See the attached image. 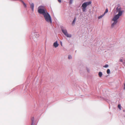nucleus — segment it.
Returning a JSON list of instances; mask_svg holds the SVG:
<instances>
[{
  "label": "nucleus",
  "mask_w": 125,
  "mask_h": 125,
  "mask_svg": "<svg viewBox=\"0 0 125 125\" xmlns=\"http://www.w3.org/2000/svg\"><path fill=\"white\" fill-rule=\"evenodd\" d=\"M38 12L41 14H42L43 15L46 13V10L45 9L44 7L43 6H40L38 8Z\"/></svg>",
  "instance_id": "nucleus-1"
},
{
  "label": "nucleus",
  "mask_w": 125,
  "mask_h": 125,
  "mask_svg": "<svg viewBox=\"0 0 125 125\" xmlns=\"http://www.w3.org/2000/svg\"><path fill=\"white\" fill-rule=\"evenodd\" d=\"M44 16L46 21L48 22L51 23L52 22L51 18L50 15L47 12L45 15L44 14Z\"/></svg>",
  "instance_id": "nucleus-2"
},
{
  "label": "nucleus",
  "mask_w": 125,
  "mask_h": 125,
  "mask_svg": "<svg viewBox=\"0 0 125 125\" xmlns=\"http://www.w3.org/2000/svg\"><path fill=\"white\" fill-rule=\"evenodd\" d=\"M121 8L119 6L117 7L116 9V12H118V13L117 14L115 15V16L118 17H119L120 16H121L124 12L123 10H121Z\"/></svg>",
  "instance_id": "nucleus-3"
},
{
  "label": "nucleus",
  "mask_w": 125,
  "mask_h": 125,
  "mask_svg": "<svg viewBox=\"0 0 125 125\" xmlns=\"http://www.w3.org/2000/svg\"><path fill=\"white\" fill-rule=\"evenodd\" d=\"M119 17L115 16L112 19V21H114V22L111 25L112 27H113L117 23V20L119 18Z\"/></svg>",
  "instance_id": "nucleus-4"
},
{
  "label": "nucleus",
  "mask_w": 125,
  "mask_h": 125,
  "mask_svg": "<svg viewBox=\"0 0 125 125\" xmlns=\"http://www.w3.org/2000/svg\"><path fill=\"white\" fill-rule=\"evenodd\" d=\"M62 30L64 34L67 37H71V35L69 34L68 33L67 31L66 30L62 29Z\"/></svg>",
  "instance_id": "nucleus-5"
},
{
  "label": "nucleus",
  "mask_w": 125,
  "mask_h": 125,
  "mask_svg": "<svg viewBox=\"0 0 125 125\" xmlns=\"http://www.w3.org/2000/svg\"><path fill=\"white\" fill-rule=\"evenodd\" d=\"M87 6L85 3H83L82 6V10L83 12H84L86 10V8Z\"/></svg>",
  "instance_id": "nucleus-6"
},
{
  "label": "nucleus",
  "mask_w": 125,
  "mask_h": 125,
  "mask_svg": "<svg viewBox=\"0 0 125 125\" xmlns=\"http://www.w3.org/2000/svg\"><path fill=\"white\" fill-rule=\"evenodd\" d=\"M59 45V44L58 43L57 41H56L55 42L53 43V45L55 48L58 47Z\"/></svg>",
  "instance_id": "nucleus-7"
},
{
  "label": "nucleus",
  "mask_w": 125,
  "mask_h": 125,
  "mask_svg": "<svg viewBox=\"0 0 125 125\" xmlns=\"http://www.w3.org/2000/svg\"><path fill=\"white\" fill-rule=\"evenodd\" d=\"M86 4L87 6H88L90 4H91L92 3V2L91 1H87L84 3Z\"/></svg>",
  "instance_id": "nucleus-8"
},
{
  "label": "nucleus",
  "mask_w": 125,
  "mask_h": 125,
  "mask_svg": "<svg viewBox=\"0 0 125 125\" xmlns=\"http://www.w3.org/2000/svg\"><path fill=\"white\" fill-rule=\"evenodd\" d=\"M31 9L32 10V11L33 10V8L34 7V4L33 3H32L31 4Z\"/></svg>",
  "instance_id": "nucleus-9"
},
{
  "label": "nucleus",
  "mask_w": 125,
  "mask_h": 125,
  "mask_svg": "<svg viewBox=\"0 0 125 125\" xmlns=\"http://www.w3.org/2000/svg\"><path fill=\"white\" fill-rule=\"evenodd\" d=\"M102 73L101 72H100L99 73L98 75L99 77H101L102 75Z\"/></svg>",
  "instance_id": "nucleus-10"
},
{
  "label": "nucleus",
  "mask_w": 125,
  "mask_h": 125,
  "mask_svg": "<svg viewBox=\"0 0 125 125\" xmlns=\"http://www.w3.org/2000/svg\"><path fill=\"white\" fill-rule=\"evenodd\" d=\"M105 14H103V15L99 16L98 17V18L99 19H100Z\"/></svg>",
  "instance_id": "nucleus-11"
},
{
  "label": "nucleus",
  "mask_w": 125,
  "mask_h": 125,
  "mask_svg": "<svg viewBox=\"0 0 125 125\" xmlns=\"http://www.w3.org/2000/svg\"><path fill=\"white\" fill-rule=\"evenodd\" d=\"M76 18L75 17L74 18V20H73V22L72 23V25H73V24H74V23H75V20H76Z\"/></svg>",
  "instance_id": "nucleus-12"
},
{
  "label": "nucleus",
  "mask_w": 125,
  "mask_h": 125,
  "mask_svg": "<svg viewBox=\"0 0 125 125\" xmlns=\"http://www.w3.org/2000/svg\"><path fill=\"white\" fill-rule=\"evenodd\" d=\"M107 73L108 74H109L110 73V70L109 69H108L107 70Z\"/></svg>",
  "instance_id": "nucleus-13"
},
{
  "label": "nucleus",
  "mask_w": 125,
  "mask_h": 125,
  "mask_svg": "<svg viewBox=\"0 0 125 125\" xmlns=\"http://www.w3.org/2000/svg\"><path fill=\"white\" fill-rule=\"evenodd\" d=\"M108 12V10L107 9H106L105 11V12L104 14H105V13H107Z\"/></svg>",
  "instance_id": "nucleus-14"
},
{
  "label": "nucleus",
  "mask_w": 125,
  "mask_h": 125,
  "mask_svg": "<svg viewBox=\"0 0 125 125\" xmlns=\"http://www.w3.org/2000/svg\"><path fill=\"white\" fill-rule=\"evenodd\" d=\"M118 107L119 109L121 110V106L120 104H118Z\"/></svg>",
  "instance_id": "nucleus-15"
},
{
  "label": "nucleus",
  "mask_w": 125,
  "mask_h": 125,
  "mask_svg": "<svg viewBox=\"0 0 125 125\" xmlns=\"http://www.w3.org/2000/svg\"><path fill=\"white\" fill-rule=\"evenodd\" d=\"M34 118H33V119H32L31 120L32 121V125H32L34 123Z\"/></svg>",
  "instance_id": "nucleus-16"
},
{
  "label": "nucleus",
  "mask_w": 125,
  "mask_h": 125,
  "mask_svg": "<svg viewBox=\"0 0 125 125\" xmlns=\"http://www.w3.org/2000/svg\"><path fill=\"white\" fill-rule=\"evenodd\" d=\"M108 65L107 64H106L105 66H104L103 67H105V68H107L108 67Z\"/></svg>",
  "instance_id": "nucleus-17"
},
{
  "label": "nucleus",
  "mask_w": 125,
  "mask_h": 125,
  "mask_svg": "<svg viewBox=\"0 0 125 125\" xmlns=\"http://www.w3.org/2000/svg\"><path fill=\"white\" fill-rule=\"evenodd\" d=\"M68 58L69 59H71V58H72L71 56L70 55H69V56Z\"/></svg>",
  "instance_id": "nucleus-18"
},
{
  "label": "nucleus",
  "mask_w": 125,
  "mask_h": 125,
  "mask_svg": "<svg viewBox=\"0 0 125 125\" xmlns=\"http://www.w3.org/2000/svg\"><path fill=\"white\" fill-rule=\"evenodd\" d=\"M23 5L25 7H26V4H25L24 3V2L23 3Z\"/></svg>",
  "instance_id": "nucleus-19"
},
{
  "label": "nucleus",
  "mask_w": 125,
  "mask_h": 125,
  "mask_svg": "<svg viewBox=\"0 0 125 125\" xmlns=\"http://www.w3.org/2000/svg\"><path fill=\"white\" fill-rule=\"evenodd\" d=\"M72 0H70V3L71 4L72 3Z\"/></svg>",
  "instance_id": "nucleus-20"
},
{
  "label": "nucleus",
  "mask_w": 125,
  "mask_h": 125,
  "mask_svg": "<svg viewBox=\"0 0 125 125\" xmlns=\"http://www.w3.org/2000/svg\"><path fill=\"white\" fill-rule=\"evenodd\" d=\"M120 61L121 62H123L122 60V59H120Z\"/></svg>",
  "instance_id": "nucleus-21"
},
{
  "label": "nucleus",
  "mask_w": 125,
  "mask_h": 125,
  "mask_svg": "<svg viewBox=\"0 0 125 125\" xmlns=\"http://www.w3.org/2000/svg\"><path fill=\"white\" fill-rule=\"evenodd\" d=\"M58 0V1L59 2H60V3L61 2V0Z\"/></svg>",
  "instance_id": "nucleus-22"
},
{
  "label": "nucleus",
  "mask_w": 125,
  "mask_h": 125,
  "mask_svg": "<svg viewBox=\"0 0 125 125\" xmlns=\"http://www.w3.org/2000/svg\"><path fill=\"white\" fill-rule=\"evenodd\" d=\"M20 1H21V2L22 3H23L24 2L23 1H22V0H20Z\"/></svg>",
  "instance_id": "nucleus-23"
},
{
  "label": "nucleus",
  "mask_w": 125,
  "mask_h": 125,
  "mask_svg": "<svg viewBox=\"0 0 125 125\" xmlns=\"http://www.w3.org/2000/svg\"><path fill=\"white\" fill-rule=\"evenodd\" d=\"M124 90H125V83L124 84Z\"/></svg>",
  "instance_id": "nucleus-24"
},
{
  "label": "nucleus",
  "mask_w": 125,
  "mask_h": 125,
  "mask_svg": "<svg viewBox=\"0 0 125 125\" xmlns=\"http://www.w3.org/2000/svg\"><path fill=\"white\" fill-rule=\"evenodd\" d=\"M35 35H37V37H38L39 36L37 34Z\"/></svg>",
  "instance_id": "nucleus-25"
}]
</instances>
